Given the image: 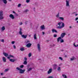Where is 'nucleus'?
Listing matches in <instances>:
<instances>
[{"instance_id": "1", "label": "nucleus", "mask_w": 78, "mask_h": 78, "mask_svg": "<svg viewBox=\"0 0 78 78\" xmlns=\"http://www.w3.org/2000/svg\"><path fill=\"white\" fill-rule=\"evenodd\" d=\"M3 19V11H0V20Z\"/></svg>"}, {"instance_id": "2", "label": "nucleus", "mask_w": 78, "mask_h": 78, "mask_svg": "<svg viewBox=\"0 0 78 78\" xmlns=\"http://www.w3.org/2000/svg\"><path fill=\"white\" fill-rule=\"evenodd\" d=\"M25 69L22 70V69H21L20 70V73H21V74H22L25 72Z\"/></svg>"}, {"instance_id": "3", "label": "nucleus", "mask_w": 78, "mask_h": 78, "mask_svg": "<svg viewBox=\"0 0 78 78\" xmlns=\"http://www.w3.org/2000/svg\"><path fill=\"white\" fill-rule=\"evenodd\" d=\"M66 6H69V7L70 6V5H69V1L66 0Z\"/></svg>"}, {"instance_id": "4", "label": "nucleus", "mask_w": 78, "mask_h": 78, "mask_svg": "<svg viewBox=\"0 0 78 78\" xmlns=\"http://www.w3.org/2000/svg\"><path fill=\"white\" fill-rule=\"evenodd\" d=\"M52 70H53L51 68L49 69V70L48 72V74H50V73H51V72H52Z\"/></svg>"}, {"instance_id": "5", "label": "nucleus", "mask_w": 78, "mask_h": 78, "mask_svg": "<svg viewBox=\"0 0 78 78\" xmlns=\"http://www.w3.org/2000/svg\"><path fill=\"white\" fill-rule=\"evenodd\" d=\"M37 48L38 51H41V46H40V44H37Z\"/></svg>"}, {"instance_id": "6", "label": "nucleus", "mask_w": 78, "mask_h": 78, "mask_svg": "<svg viewBox=\"0 0 78 78\" xmlns=\"http://www.w3.org/2000/svg\"><path fill=\"white\" fill-rule=\"evenodd\" d=\"M66 35V33H62L61 35V37H62V38H63L64 37V36Z\"/></svg>"}, {"instance_id": "7", "label": "nucleus", "mask_w": 78, "mask_h": 78, "mask_svg": "<svg viewBox=\"0 0 78 78\" xmlns=\"http://www.w3.org/2000/svg\"><path fill=\"white\" fill-rule=\"evenodd\" d=\"M9 17L12 19H14V15L12 14H10Z\"/></svg>"}, {"instance_id": "8", "label": "nucleus", "mask_w": 78, "mask_h": 78, "mask_svg": "<svg viewBox=\"0 0 78 78\" xmlns=\"http://www.w3.org/2000/svg\"><path fill=\"white\" fill-rule=\"evenodd\" d=\"M53 68L54 70L56 69V68H57V65L54 64V65H53Z\"/></svg>"}, {"instance_id": "9", "label": "nucleus", "mask_w": 78, "mask_h": 78, "mask_svg": "<svg viewBox=\"0 0 78 78\" xmlns=\"http://www.w3.org/2000/svg\"><path fill=\"white\" fill-rule=\"evenodd\" d=\"M22 28H20L19 34H20V35H22Z\"/></svg>"}, {"instance_id": "10", "label": "nucleus", "mask_w": 78, "mask_h": 78, "mask_svg": "<svg viewBox=\"0 0 78 78\" xmlns=\"http://www.w3.org/2000/svg\"><path fill=\"white\" fill-rule=\"evenodd\" d=\"M31 46V43H28L26 45V46L28 48H29V47H30Z\"/></svg>"}, {"instance_id": "11", "label": "nucleus", "mask_w": 78, "mask_h": 78, "mask_svg": "<svg viewBox=\"0 0 78 78\" xmlns=\"http://www.w3.org/2000/svg\"><path fill=\"white\" fill-rule=\"evenodd\" d=\"M2 60L4 62H6V58L4 57H2Z\"/></svg>"}, {"instance_id": "12", "label": "nucleus", "mask_w": 78, "mask_h": 78, "mask_svg": "<svg viewBox=\"0 0 78 78\" xmlns=\"http://www.w3.org/2000/svg\"><path fill=\"white\" fill-rule=\"evenodd\" d=\"M3 55H4L5 57H7V56H8V54H7V53L5 52H3Z\"/></svg>"}, {"instance_id": "13", "label": "nucleus", "mask_w": 78, "mask_h": 78, "mask_svg": "<svg viewBox=\"0 0 78 78\" xmlns=\"http://www.w3.org/2000/svg\"><path fill=\"white\" fill-rule=\"evenodd\" d=\"M21 36L22 37H23V38H24V39H26L27 37V35H22Z\"/></svg>"}, {"instance_id": "14", "label": "nucleus", "mask_w": 78, "mask_h": 78, "mask_svg": "<svg viewBox=\"0 0 78 78\" xmlns=\"http://www.w3.org/2000/svg\"><path fill=\"white\" fill-rule=\"evenodd\" d=\"M52 33H54L55 32V33H57V32H58L57 31V30L55 29H53L52 30Z\"/></svg>"}, {"instance_id": "15", "label": "nucleus", "mask_w": 78, "mask_h": 78, "mask_svg": "<svg viewBox=\"0 0 78 78\" xmlns=\"http://www.w3.org/2000/svg\"><path fill=\"white\" fill-rule=\"evenodd\" d=\"M10 61L11 62H14L15 61V60L14 59H10Z\"/></svg>"}, {"instance_id": "16", "label": "nucleus", "mask_w": 78, "mask_h": 78, "mask_svg": "<svg viewBox=\"0 0 78 78\" xmlns=\"http://www.w3.org/2000/svg\"><path fill=\"white\" fill-rule=\"evenodd\" d=\"M41 28L42 30H44L45 29V27L44 25H43L41 26Z\"/></svg>"}, {"instance_id": "17", "label": "nucleus", "mask_w": 78, "mask_h": 78, "mask_svg": "<svg viewBox=\"0 0 78 78\" xmlns=\"http://www.w3.org/2000/svg\"><path fill=\"white\" fill-rule=\"evenodd\" d=\"M20 50H21V51H24V50H25V49L23 48H20Z\"/></svg>"}, {"instance_id": "18", "label": "nucleus", "mask_w": 78, "mask_h": 78, "mask_svg": "<svg viewBox=\"0 0 78 78\" xmlns=\"http://www.w3.org/2000/svg\"><path fill=\"white\" fill-rule=\"evenodd\" d=\"M60 39H61V37H59L57 38V42H59V41L60 40Z\"/></svg>"}, {"instance_id": "19", "label": "nucleus", "mask_w": 78, "mask_h": 78, "mask_svg": "<svg viewBox=\"0 0 78 78\" xmlns=\"http://www.w3.org/2000/svg\"><path fill=\"white\" fill-rule=\"evenodd\" d=\"M4 3L5 4H6L7 3V1L6 0H2Z\"/></svg>"}, {"instance_id": "20", "label": "nucleus", "mask_w": 78, "mask_h": 78, "mask_svg": "<svg viewBox=\"0 0 78 78\" xmlns=\"http://www.w3.org/2000/svg\"><path fill=\"white\" fill-rule=\"evenodd\" d=\"M34 39H37V38L36 37V34H35L34 35Z\"/></svg>"}, {"instance_id": "21", "label": "nucleus", "mask_w": 78, "mask_h": 78, "mask_svg": "<svg viewBox=\"0 0 78 78\" xmlns=\"http://www.w3.org/2000/svg\"><path fill=\"white\" fill-rule=\"evenodd\" d=\"M2 31H4L5 30V27L3 26L2 28Z\"/></svg>"}, {"instance_id": "22", "label": "nucleus", "mask_w": 78, "mask_h": 78, "mask_svg": "<svg viewBox=\"0 0 78 78\" xmlns=\"http://www.w3.org/2000/svg\"><path fill=\"white\" fill-rule=\"evenodd\" d=\"M57 70L58 71H59V72H60V71H61V67H58L57 69Z\"/></svg>"}, {"instance_id": "23", "label": "nucleus", "mask_w": 78, "mask_h": 78, "mask_svg": "<svg viewBox=\"0 0 78 78\" xmlns=\"http://www.w3.org/2000/svg\"><path fill=\"white\" fill-rule=\"evenodd\" d=\"M23 64L25 65H27V62L26 61H24L23 63Z\"/></svg>"}, {"instance_id": "24", "label": "nucleus", "mask_w": 78, "mask_h": 78, "mask_svg": "<svg viewBox=\"0 0 78 78\" xmlns=\"http://www.w3.org/2000/svg\"><path fill=\"white\" fill-rule=\"evenodd\" d=\"M59 19H60V20H64V18L62 17H59Z\"/></svg>"}, {"instance_id": "25", "label": "nucleus", "mask_w": 78, "mask_h": 78, "mask_svg": "<svg viewBox=\"0 0 78 78\" xmlns=\"http://www.w3.org/2000/svg\"><path fill=\"white\" fill-rule=\"evenodd\" d=\"M57 28L59 29H61V28H62V26H59L57 27Z\"/></svg>"}, {"instance_id": "26", "label": "nucleus", "mask_w": 78, "mask_h": 78, "mask_svg": "<svg viewBox=\"0 0 78 78\" xmlns=\"http://www.w3.org/2000/svg\"><path fill=\"white\" fill-rule=\"evenodd\" d=\"M64 42V40L62 39L60 40V42L61 43H62V42Z\"/></svg>"}, {"instance_id": "27", "label": "nucleus", "mask_w": 78, "mask_h": 78, "mask_svg": "<svg viewBox=\"0 0 78 78\" xmlns=\"http://www.w3.org/2000/svg\"><path fill=\"white\" fill-rule=\"evenodd\" d=\"M32 69V68H29L28 69V72H30V70H31Z\"/></svg>"}, {"instance_id": "28", "label": "nucleus", "mask_w": 78, "mask_h": 78, "mask_svg": "<svg viewBox=\"0 0 78 78\" xmlns=\"http://www.w3.org/2000/svg\"><path fill=\"white\" fill-rule=\"evenodd\" d=\"M31 55H32L31 53H30L28 55L29 57H31Z\"/></svg>"}, {"instance_id": "29", "label": "nucleus", "mask_w": 78, "mask_h": 78, "mask_svg": "<svg viewBox=\"0 0 78 78\" xmlns=\"http://www.w3.org/2000/svg\"><path fill=\"white\" fill-rule=\"evenodd\" d=\"M62 76L64 78H67V76L66 75L62 74Z\"/></svg>"}, {"instance_id": "30", "label": "nucleus", "mask_w": 78, "mask_h": 78, "mask_svg": "<svg viewBox=\"0 0 78 78\" xmlns=\"http://www.w3.org/2000/svg\"><path fill=\"white\" fill-rule=\"evenodd\" d=\"M9 56H10V58H14V56L11 55H9Z\"/></svg>"}, {"instance_id": "31", "label": "nucleus", "mask_w": 78, "mask_h": 78, "mask_svg": "<svg viewBox=\"0 0 78 78\" xmlns=\"http://www.w3.org/2000/svg\"><path fill=\"white\" fill-rule=\"evenodd\" d=\"M0 41L2 42H5L4 39H2V40H1Z\"/></svg>"}, {"instance_id": "32", "label": "nucleus", "mask_w": 78, "mask_h": 78, "mask_svg": "<svg viewBox=\"0 0 78 78\" xmlns=\"http://www.w3.org/2000/svg\"><path fill=\"white\" fill-rule=\"evenodd\" d=\"M16 69H17V70H20L21 69H20L18 67H17L16 68Z\"/></svg>"}, {"instance_id": "33", "label": "nucleus", "mask_w": 78, "mask_h": 78, "mask_svg": "<svg viewBox=\"0 0 78 78\" xmlns=\"http://www.w3.org/2000/svg\"><path fill=\"white\" fill-rule=\"evenodd\" d=\"M59 13H58V14L56 16V17H59Z\"/></svg>"}, {"instance_id": "34", "label": "nucleus", "mask_w": 78, "mask_h": 78, "mask_svg": "<svg viewBox=\"0 0 78 78\" xmlns=\"http://www.w3.org/2000/svg\"><path fill=\"white\" fill-rule=\"evenodd\" d=\"M59 59H60V60H61V61H62V60H63V59H62V57H59Z\"/></svg>"}, {"instance_id": "35", "label": "nucleus", "mask_w": 78, "mask_h": 78, "mask_svg": "<svg viewBox=\"0 0 78 78\" xmlns=\"http://www.w3.org/2000/svg\"><path fill=\"white\" fill-rule=\"evenodd\" d=\"M20 68H21V69H22V68H23V65H21L20 66Z\"/></svg>"}, {"instance_id": "36", "label": "nucleus", "mask_w": 78, "mask_h": 78, "mask_svg": "<svg viewBox=\"0 0 78 78\" xmlns=\"http://www.w3.org/2000/svg\"><path fill=\"white\" fill-rule=\"evenodd\" d=\"M54 37H57V34H54Z\"/></svg>"}, {"instance_id": "37", "label": "nucleus", "mask_w": 78, "mask_h": 78, "mask_svg": "<svg viewBox=\"0 0 78 78\" xmlns=\"http://www.w3.org/2000/svg\"><path fill=\"white\" fill-rule=\"evenodd\" d=\"M73 45L75 46L76 47H78V45H77V46L75 45V43L73 44Z\"/></svg>"}, {"instance_id": "38", "label": "nucleus", "mask_w": 78, "mask_h": 78, "mask_svg": "<svg viewBox=\"0 0 78 78\" xmlns=\"http://www.w3.org/2000/svg\"><path fill=\"white\" fill-rule=\"evenodd\" d=\"M30 0H26V2H27V3H29V2H30Z\"/></svg>"}, {"instance_id": "39", "label": "nucleus", "mask_w": 78, "mask_h": 78, "mask_svg": "<svg viewBox=\"0 0 78 78\" xmlns=\"http://www.w3.org/2000/svg\"><path fill=\"white\" fill-rule=\"evenodd\" d=\"M21 6V4H19L18 5V7H20Z\"/></svg>"}, {"instance_id": "40", "label": "nucleus", "mask_w": 78, "mask_h": 78, "mask_svg": "<svg viewBox=\"0 0 78 78\" xmlns=\"http://www.w3.org/2000/svg\"><path fill=\"white\" fill-rule=\"evenodd\" d=\"M62 27H64V23H62Z\"/></svg>"}, {"instance_id": "41", "label": "nucleus", "mask_w": 78, "mask_h": 78, "mask_svg": "<svg viewBox=\"0 0 78 78\" xmlns=\"http://www.w3.org/2000/svg\"><path fill=\"white\" fill-rule=\"evenodd\" d=\"M14 43H15V41H12V44H14Z\"/></svg>"}, {"instance_id": "42", "label": "nucleus", "mask_w": 78, "mask_h": 78, "mask_svg": "<svg viewBox=\"0 0 78 78\" xmlns=\"http://www.w3.org/2000/svg\"><path fill=\"white\" fill-rule=\"evenodd\" d=\"M24 59L25 61H27V58L26 57L24 58Z\"/></svg>"}, {"instance_id": "43", "label": "nucleus", "mask_w": 78, "mask_h": 78, "mask_svg": "<svg viewBox=\"0 0 78 78\" xmlns=\"http://www.w3.org/2000/svg\"><path fill=\"white\" fill-rule=\"evenodd\" d=\"M8 69H6L5 70V72H8Z\"/></svg>"}, {"instance_id": "44", "label": "nucleus", "mask_w": 78, "mask_h": 78, "mask_svg": "<svg viewBox=\"0 0 78 78\" xmlns=\"http://www.w3.org/2000/svg\"><path fill=\"white\" fill-rule=\"evenodd\" d=\"M28 10L26 9V10L24 11V12H28Z\"/></svg>"}, {"instance_id": "45", "label": "nucleus", "mask_w": 78, "mask_h": 78, "mask_svg": "<svg viewBox=\"0 0 78 78\" xmlns=\"http://www.w3.org/2000/svg\"><path fill=\"white\" fill-rule=\"evenodd\" d=\"M13 48H15V49L16 48V46L14 45H13Z\"/></svg>"}, {"instance_id": "46", "label": "nucleus", "mask_w": 78, "mask_h": 78, "mask_svg": "<svg viewBox=\"0 0 78 78\" xmlns=\"http://www.w3.org/2000/svg\"><path fill=\"white\" fill-rule=\"evenodd\" d=\"M74 59V58H71V61H73Z\"/></svg>"}, {"instance_id": "47", "label": "nucleus", "mask_w": 78, "mask_h": 78, "mask_svg": "<svg viewBox=\"0 0 78 78\" xmlns=\"http://www.w3.org/2000/svg\"><path fill=\"white\" fill-rule=\"evenodd\" d=\"M29 42H30V41H27L26 43H27V44H28V43H29Z\"/></svg>"}, {"instance_id": "48", "label": "nucleus", "mask_w": 78, "mask_h": 78, "mask_svg": "<svg viewBox=\"0 0 78 78\" xmlns=\"http://www.w3.org/2000/svg\"><path fill=\"white\" fill-rule=\"evenodd\" d=\"M22 22H21L20 23V25H22Z\"/></svg>"}, {"instance_id": "49", "label": "nucleus", "mask_w": 78, "mask_h": 78, "mask_svg": "<svg viewBox=\"0 0 78 78\" xmlns=\"http://www.w3.org/2000/svg\"><path fill=\"white\" fill-rule=\"evenodd\" d=\"M7 58H8V59H10V56H9V57H8Z\"/></svg>"}, {"instance_id": "50", "label": "nucleus", "mask_w": 78, "mask_h": 78, "mask_svg": "<svg viewBox=\"0 0 78 78\" xmlns=\"http://www.w3.org/2000/svg\"><path fill=\"white\" fill-rule=\"evenodd\" d=\"M78 20V17H76V18L75 20Z\"/></svg>"}, {"instance_id": "51", "label": "nucleus", "mask_w": 78, "mask_h": 78, "mask_svg": "<svg viewBox=\"0 0 78 78\" xmlns=\"http://www.w3.org/2000/svg\"><path fill=\"white\" fill-rule=\"evenodd\" d=\"M58 25L59 26H60V25H61V23H58Z\"/></svg>"}, {"instance_id": "52", "label": "nucleus", "mask_w": 78, "mask_h": 78, "mask_svg": "<svg viewBox=\"0 0 78 78\" xmlns=\"http://www.w3.org/2000/svg\"><path fill=\"white\" fill-rule=\"evenodd\" d=\"M13 13H14V14H16V12L14 11H13Z\"/></svg>"}, {"instance_id": "53", "label": "nucleus", "mask_w": 78, "mask_h": 78, "mask_svg": "<svg viewBox=\"0 0 78 78\" xmlns=\"http://www.w3.org/2000/svg\"><path fill=\"white\" fill-rule=\"evenodd\" d=\"M42 33H43V34L44 35V34H45V32H42Z\"/></svg>"}, {"instance_id": "54", "label": "nucleus", "mask_w": 78, "mask_h": 78, "mask_svg": "<svg viewBox=\"0 0 78 78\" xmlns=\"http://www.w3.org/2000/svg\"><path fill=\"white\" fill-rule=\"evenodd\" d=\"M75 16H78V14H76Z\"/></svg>"}, {"instance_id": "55", "label": "nucleus", "mask_w": 78, "mask_h": 78, "mask_svg": "<svg viewBox=\"0 0 78 78\" xmlns=\"http://www.w3.org/2000/svg\"><path fill=\"white\" fill-rule=\"evenodd\" d=\"M1 75H3V73H1Z\"/></svg>"}, {"instance_id": "56", "label": "nucleus", "mask_w": 78, "mask_h": 78, "mask_svg": "<svg viewBox=\"0 0 78 78\" xmlns=\"http://www.w3.org/2000/svg\"><path fill=\"white\" fill-rule=\"evenodd\" d=\"M65 58L67 57V55H65Z\"/></svg>"}, {"instance_id": "57", "label": "nucleus", "mask_w": 78, "mask_h": 78, "mask_svg": "<svg viewBox=\"0 0 78 78\" xmlns=\"http://www.w3.org/2000/svg\"><path fill=\"white\" fill-rule=\"evenodd\" d=\"M69 28H72V27H71V26H70V27H69Z\"/></svg>"}, {"instance_id": "58", "label": "nucleus", "mask_w": 78, "mask_h": 78, "mask_svg": "<svg viewBox=\"0 0 78 78\" xmlns=\"http://www.w3.org/2000/svg\"><path fill=\"white\" fill-rule=\"evenodd\" d=\"M49 41V40H47V42H48Z\"/></svg>"}, {"instance_id": "59", "label": "nucleus", "mask_w": 78, "mask_h": 78, "mask_svg": "<svg viewBox=\"0 0 78 78\" xmlns=\"http://www.w3.org/2000/svg\"><path fill=\"white\" fill-rule=\"evenodd\" d=\"M25 23V24L26 25H27V23L26 22V23Z\"/></svg>"}, {"instance_id": "60", "label": "nucleus", "mask_w": 78, "mask_h": 78, "mask_svg": "<svg viewBox=\"0 0 78 78\" xmlns=\"http://www.w3.org/2000/svg\"><path fill=\"white\" fill-rule=\"evenodd\" d=\"M29 37H31V35H29Z\"/></svg>"}, {"instance_id": "61", "label": "nucleus", "mask_w": 78, "mask_h": 78, "mask_svg": "<svg viewBox=\"0 0 78 78\" xmlns=\"http://www.w3.org/2000/svg\"><path fill=\"white\" fill-rule=\"evenodd\" d=\"M11 0H9V1H11Z\"/></svg>"}, {"instance_id": "62", "label": "nucleus", "mask_w": 78, "mask_h": 78, "mask_svg": "<svg viewBox=\"0 0 78 78\" xmlns=\"http://www.w3.org/2000/svg\"><path fill=\"white\" fill-rule=\"evenodd\" d=\"M34 9H35V8H34Z\"/></svg>"}, {"instance_id": "63", "label": "nucleus", "mask_w": 78, "mask_h": 78, "mask_svg": "<svg viewBox=\"0 0 78 78\" xmlns=\"http://www.w3.org/2000/svg\"><path fill=\"white\" fill-rule=\"evenodd\" d=\"M1 46L0 45V46Z\"/></svg>"}]
</instances>
